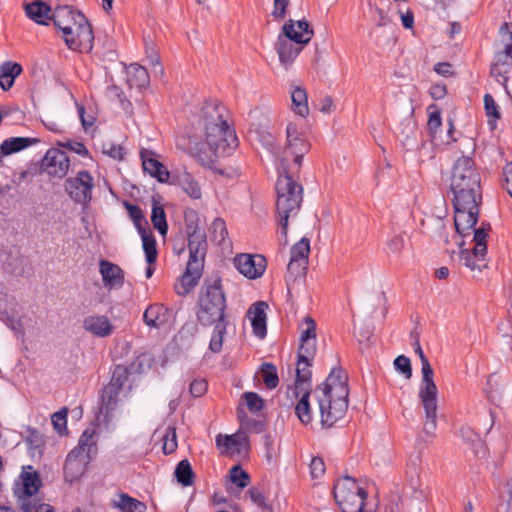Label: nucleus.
I'll return each mask as SVG.
<instances>
[{
	"mask_svg": "<svg viewBox=\"0 0 512 512\" xmlns=\"http://www.w3.org/2000/svg\"><path fill=\"white\" fill-rule=\"evenodd\" d=\"M314 35L310 23L305 20L294 21L289 19L282 27L277 38L275 49L280 63L287 69L298 57L304 46L310 42Z\"/></svg>",
	"mask_w": 512,
	"mask_h": 512,
	"instance_id": "39448f33",
	"label": "nucleus"
},
{
	"mask_svg": "<svg viewBox=\"0 0 512 512\" xmlns=\"http://www.w3.org/2000/svg\"><path fill=\"white\" fill-rule=\"evenodd\" d=\"M129 369L123 365H116L110 382L102 388L100 394L99 413L96 419L105 425L114 418V411L119 402V395L123 390L125 382L128 380Z\"/></svg>",
	"mask_w": 512,
	"mask_h": 512,
	"instance_id": "0eeeda50",
	"label": "nucleus"
},
{
	"mask_svg": "<svg viewBox=\"0 0 512 512\" xmlns=\"http://www.w3.org/2000/svg\"><path fill=\"white\" fill-rule=\"evenodd\" d=\"M58 145L60 147L66 148L81 157H89L90 153L83 142L67 140V141H59Z\"/></svg>",
	"mask_w": 512,
	"mask_h": 512,
	"instance_id": "603ef678",
	"label": "nucleus"
},
{
	"mask_svg": "<svg viewBox=\"0 0 512 512\" xmlns=\"http://www.w3.org/2000/svg\"><path fill=\"white\" fill-rule=\"evenodd\" d=\"M227 298L222 283V277L217 273L203 280L195 305V315L203 327L214 326L209 349L219 353L223 347L224 336L227 332Z\"/></svg>",
	"mask_w": 512,
	"mask_h": 512,
	"instance_id": "f03ea898",
	"label": "nucleus"
},
{
	"mask_svg": "<svg viewBox=\"0 0 512 512\" xmlns=\"http://www.w3.org/2000/svg\"><path fill=\"white\" fill-rule=\"evenodd\" d=\"M22 484L15 488L18 507L21 512H30L34 504L42 501L37 493L42 486V480L36 471H23L21 473Z\"/></svg>",
	"mask_w": 512,
	"mask_h": 512,
	"instance_id": "ddd939ff",
	"label": "nucleus"
},
{
	"mask_svg": "<svg viewBox=\"0 0 512 512\" xmlns=\"http://www.w3.org/2000/svg\"><path fill=\"white\" fill-rule=\"evenodd\" d=\"M234 265L248 279H257L265 272L267 261L259 254H240L234 258Z\"/></svg>",
	"mask_w": 512,
	"mask_h": 512,
	"instance_id": "a211bd4d",
	"label": "nucleus"
},
{
	"mask_svg": "<svg viewBox=\"0 0 512 512\" xmlns=\"http://www.w3.org/2000/svg\"><path fill=\"white\" fill-rule=\"evenodd\" d=\"M155 156L156 154L152 150L142 149L140 151L143 170L151 177L157 179L158 182L166 183L169 180L170 173Z\"/></svg>",
	"mask_w": 512,
	"mask_h": 512,
	"instance_id": "6ab92c4d",
	"label": "nucleus"
},
{
	"mask_svg": "<svg viewBox=\"0 0 512 512\" xmlns=\"http://www.w3.org/2000/svg\"><path fill=\"white\" fill-rule=\"evenodd\" d=\"M115 506L122 512H144L146 510V505L143 502L126 493H121L119 495V501Z\"/></svg>",
	"mask_w": 512,
	"mask_h": 512,
	"instance_id": "ea45409f",
	"label": "nucleus"
},
{
	"mask_svg": "<svg viewBox=\"0 0 512 512\" xmlns=\"http://www.w3.org/2000/svg\"><path fill=\"white\" fill-rule=\"evenodd\" d=\"M450 191L453 194L455 230L459 237L465 238L478 222L482 203L481 175L472 158L462 156L455 161Z\"/></svg>",
	"mask_w": 512,
	"mask_h": 512,
	"instance_id": "f257e3e1",
	"label": "nucleus"
},
{
	"mask_svg": "<svg viewBox=\"0 0 512 512\" xmlns=\"http://www.w3.org/2000/svg\"><path fill=\"white\" fill-rule=\"evenodd\" d=\"M23 69L19 63L5 61L0 65V87L4 91L12 88L15 78L22 73Z\"/></svg>",
	"mask_w": 512,
	"mask_h": 512,
	"instance_id": "cd10ccee",
	"label": "nucleus"
},
{
	"mask_svg": "<svg viewBox=\"0 0 512 512\" xmlns=\"http://www.w3.org/2000/svg\"><path fill=\"white\" fill-rule=\"evenodd\" d=\"M25 15L40 25H48L52 20L51 7L43 0H34L24 4Z\"/></svg>",
	"mask_w": 512,
	"mask_h": 512,
	"instance_id": "b1692460",
	"label": "nucleus"
},
{
	"mask_svg": "<svg viewBox=\"0 0 512 512\" xmlns=\"http://www.w3.org/2000/svg\"><path fill=\"white\" fill-rule=\"evenodd\" d=\"M39 142L38 138H30V137H11L5 139L1 145V153L4 155H11L13 153H17L33 144Z\"/></svg>",
	"mask_w": 512,
	"mask_h": 512,
	"instance_id": "c756f323",
	"label": "nucleus"
},
{
	"mask_svg": "<svg viewBox=\"0 0 512 512\" xmlns=\"http://www.w3.org/2000/svg\"><path fill=\"white\" fill-rule=\"evenodd\" d=\"M78 25L71 27V33L63 34L69 49L79 52H90L93 48L94 35L92 26L85 15H78Z\"/></svg>",
	"mask_w": 512,
	"mask_h": 512,
	"instance_id": "2eb2a0df",
	"label": "nucleus"
},
{
	"mask_svg": "<svg viewBox=\"0 0 512 512\" xmlns=\"http://www.w3.org/2000/svg\"><path fill=\"white\" fill-rule=\"evenodd\" d=\"M316 349V338L300 342L297 356L313 360L316 355Z\"/></svg>",
	"mask_w": 512,
	"mask_h": 512,
	"instance_id": "864d4df0",
	"label": "nucleus"
},
{
	"mask_svg": "<svg viewBox=\"0 0 512 512\" xmlns=\"http://www.w3.org/2000/svg\"><path fill=\"white\" fill-rule=\"evenodd\" d=\"M207 382L204 379H195L190 384V393L194 397H201L207 392Z\"/></svg>",
	"mask_w": 512,
	"mask_h": 512,
	"instance_id": "0e129e2a",
	"label": "nucleus"
},
{
	"mask_svg": "<svg viewBox=\"0 0 512 512\" xmlns=\"http://www.w3.org/2000/svg\"><path fill=\"white\" fill-rule=\"evenodd\" d=\"M78 15H84L80 11L73 10L68 5H60L55 8L51 17L54 26L61 30L63 34L71 33V27L78 25Z\"/></svg>",
	"mask_w": 512,
	"mask_h": 512,
	"instance_id": "412c9836",
	"label": "nucleus"
},
{
	"mask_svg": "<svg viewBox=\"0 0 512 512\" xmlns=\"http://www.w3.org/2000/svg\"><path fill=\"white\" fill-rule=\"evenodd\" d=\"M495 378H496V375L491 374L487 379L486 387H485V392L487 394V397L494 404H496L497 402H499L501 400V392L499 391L498 388L494 389V383H496Z\"/></svg>",
	"mask_w": 512,
	"mask_h": 512,
	"instance_id": "6e6d98bb",
	"label": "nucleus"
},
{
	"mask_svg": "<svg viewBox=\"0 0 512 512\" xmlns=\"http://www.w3.org/2000/svg\"><path fill=\"white\" fill-rule=\"evenodd\" d=\"M310 473L313 478H319L325 473V464L322 458L313 457L310 463Z\"/></svg>",
	"mask_w": 512,
	"mask_h": 512,
	"instance_id": "69168bd1",
	"label": "nucleus"
},
{
	"mask_svg": "<svg viewBox=\"0 0 512 512\" xmlns=\"http://www.w3.org/2000/svg\"><path fill=\"white\" fill-rule=\"evenodd\" d=\"M243 444L248 446V439L245 437L243 439L238 438L236 435H222L218 434L216 436V445L218 448H224L222 453H227L228 450L234 447H241Z\"/></svg>",
	"mask_w": 512,
	"mask_h": 512,
	"instance_id": "c03bdc74",
	"label": "nucleus"
},
{
	"mask_svg": "<svg viewBox=\"0 0 512 512\" xmlns=\"http://www.w3.org/2000/svg\"><path fill=\"white\" fill-rule=\"evenodd\" d=\"M246 494L249 496L252 503L257 505L258 507L268 508V505L266 503V498H265L263 492L259 488L252 487L247 491Z\"/></svg>",
	"mask_w": 512,
	"mask_h": 512,
	"instance_id": "052dcab7",
	"label": "nucleus"
},
{
	"mask_svg": "<svg viewBox=\"0 0 512 512\" xmlns=\"http://www.w3.org/2000/svg\"><path fill=\"white\" fill-rule=\"evenodd\" d=\"M138 233L142 239L143 250L145 252L146 261L148 264L152 265L153 263L156 262L157 255H158L157 247H156L157 243L153 236V233L150 230V228L141 230Z\"/></svg>",
	"mask_w": 512,
	"mask_h": 512,
	"instance_id": "f704fd0d",
	"label": "nucleus"
},
{
	"mask_svg": "<svg viewBox=\"0 0 512 512\" xmlns=\"http://www.w3.org/2000/svg\"><path fill=\"white\" fill-rule=\"evenodd\" d=\"M314 393H322L338 398L349 397L348 375L341 367L333 368L325 381L314 389Z\"/></svg>",
	"mask_w": 512,
	"mask_h": 512,
	"instance_id": "dca6fc26",
	"label": "nucleus"
},
{
	"mask_svg": "<svg viewBox=\"0 0 512 512\" xmlns=\"http://www.w3.org/2000/svg\"><path fill=\"white\" fill-rule=\"evenodd\" d=\"M279 174L276 182V210L279 216L290 217L296 215L300 210L303 200V188L293 179L296 171H291V168H285Z\"/></svg>",
	"mask_w": 512,
	"mask_h": 512,
	"instance_id": "423d86ee",
	"label": "nucleus"
},
{
	"mask_svg": "<svg viewBox=\"0 0 512 512\" xmlns=\"http://www.w3.org/2000/svg\"><path fill=\"white\" fill-rule=\"evenodd\" d=\"M151 221L153 227L162 235L165 236L168 231V224L164 208L156 201L153 202Z\"/></svg>",
	"mask_w": 512,
	"mask_h": 512,
	"instance_id": "58836bf2",
	"label": "nucleus"
},
{
	"mask_svg": "<svg viewBox=\"0 0 512 512\" xmlns=\"http://www.w3.org/2000/svg\"><path fill=\"white\" fill-rule=\"evenodd\" d=\"M299 392L300 395L298 397H300V399L295 406V414L302 424L308 425L311 423L313 418L309 401L311 390L304 389V391Z\"/></svg>",
	"mask_w": 512,
	"mask_h": 512,
	"instance_id": "2f4dec72",
	"label": "nucleus"
},
{
	"mask_svg": "<svg viewBox=\"0 0 512 512\" xmlns=\"http://www.w3.org/2000/svg\"><path fill=\"white\" fill-rule=\"evenodd\" d=\"M310 148L311 144L305 134L298 130L296 124L289 123L286 127V144L278 156L282 170L291 168V171L299 172L303 157L310 151Z\"/></svg>",
	"mask_w": 512,
	"mask_h": 512,
	"instance_id": "6e6552de",
	"label": "nucleus"
},
{
	"mask_svg": "<svg viewBox=\"0 0 512 512\" xmlns=\"http://www.w3.org/2000/svg\"><path fill=\"white\" fill-rule=\"evenodd\" d=\"M146 58L148 60L149 65L153 67H159L160 72L163 74V68L160 65V57L155 50L154 44L150 43L149 45H146Z\"/></svg>",
	"mask_w": 512,
	"mask_h": 512,
	"instance_id": "e2e57ef3",
	"label": "nucleus"
},
{
	"mask_svg": "<svg viewBox=\"0 0 512 512\" xmlns=\"http://www.w3.org/2000/svg\"><path fill=\"white\" fill-rule=\"evenodd\" d=\"M171 316V310L161 303L150 304L143 314L144 323L150 328L165 325Z\"/></svg>",
	"mask_w": 512,
	"mask_h": 512,
	"instance_id": "393cba45",
	"label": "nucleus"
},
{
	"mask_svg": "<svg viewBox=\"0 0 512 512\" xmlns=\"http://www.w3.org/2000/svg\"><path fill=\"white\" fill-rule=\"evenodd\" d=\"M178 184L190 198L195 200L201 198V187L190 173L185 171L180 174L178 176Z\"/></svg>",
	"mask_w": 512,
	"mask_h": 512,
	"instance_id": "c9c22d12",
	"label": "nucleus"
},
{
	"mask_svg": "<svg viewBox=\"0 0 512 512\" xmlns=\"http://www.w3.org/2000/svg\"><path fill=\"white\" fill-rule=\"evenodd\" d=\"M83 328L98 337H106L113 331V326L106 316H88L83 321Z\"/></svg>",
	"mask_w": 512,
	"mask_h": 512,
	"instance_id": "bb28decb",
	"label": "nucleus"
},
{
	"mask_svg": "<svg viewBox=\"0 0 512 512\" xmlns=\"http://www.w3.org/2000/svg\"><path fill=\"white\" fill-rule=\"evenodd\" d=\"M124 207L126 208L130 218L132 219L136 229L138 232H140L141 230H144V229H147L149 228L148 227V222L147 220L145 219V216L143 214V211L142 209L136 205V204H132L128 201H125L123 203Z\"/></svg>",
	"mask_w": 512,
	"mask_h": 512,
	"instance_id": "37998d69",
	"label": "nucleus"
},
{
	"mask_svg": "<svg viewBox=\"0 0 512 512\" xmlns=\"http://www.w3.org/2000/svg\"><path fill=\"white\" fill-rule=\"evenodd\" d=\"M70 167L67 153L58 148H50L41 161V170L51 177L64 178Z\"/></svg>",
	"mask_w": 512,
	"mask_h": 512,
	"instance_id": "f3484780",
	"label": "nucleus"
},
{
	"mask_svg": "<svg viewBox=\"0 0 512 512\" xmlns=\"http://www.w3.org/2000/svg\"><path fill=\"white\" fill-rule=\"evenodd\" d=\"M429 226L427 227L428 232L434 238H439L444 241L446 245L449 244L448 234L446 232V224L442 217H431L428 219Z\"/></svg>",
	"mask_w": 512,
	"mask_h": 512,
	"instance_id": "79ce46f5",
	"label": "nucleus"
},
{
	"mask_svg": "<svg viewBox=\"0 0 512 512\" xmlns=\"http://www.w3.org/2000/svg\"><path fill=\"white\" fill-rule=\"evenodd\" d=\"M150 82L147 69L138 63H132L127 69V83L130 87L144 88Z\"/></svg>",
	"mask_w": 512,
	"mask_h": 512,
	"instance_id": "c85d7f7f",
	"label": "nucleus"
},
{
	"mask_svg": "<svg viewBox=\"0 0 512 512\" xmlns=\"http://www.w3.org/2000/svg\"><path fill=\"white\" fill-rule=\"evenodd\" d=\"M184 221L188 239L189 259L186 270L180 278V284L175 285L176 293L185 296L198 284L204 268L207 253V240L204 230L198 223V213L194 209H186Z\"/></svg>",
	"mask_w": 512,
	"mask_h": 512,
	"instance_id": "7ed1b4c3",
	"label": "nucleus"
},
{
	"mask_svg": "<svg viewBox=\"0 0 512 512\" xmlns=\"http://www.w3.org/2000/svg\"><path fill=\"white\" fill-rule=\"evenodd\" d=\"M292 109L301 117H306L309 114L307 103V92L300 86H294L291 91Z\"/></svg>",
	"mask_w": 512,
	"mask_h": 512,
	"instance_id": "72a5a7b5",
	"label": "nucleus"
},
{
	"mask_svg": "<svg viewBox=\"0 0 512 512\" xmlns=\"http://www.w3.org/2000/svg\"><path fill=\"white\" fill-rule=\"evenodd\" d=\"M225 113V107L217 100H207L201 108L199 123L205 131L208 146L215 154L220 149L224 151L238 146L237 135L224 118Z\"/></svg>",
	"mask_w": 512,
	"mask_h": 512,
	"instance_id": "20e7f679",
	"label": "nucleus"
},
{
	"mask_svg": "<svg viewBox=\"0 0 512 512\" xmlns=\"http://www.w3.org/2000/svg\"><path fill=\"white\" fill-rule=\"evenodd\" d=\"M174 475L177 482L184 487L191 486L194 483L195 473L187 459H183L177 464Z\"/></svg>",
	"mask_w": 512,
	"mask_h": 512,
	"instance_id": "e433bc0d",
	"label": "nucleus"
},
{
	"mask_svg": "<svg viewBox=\"0 0 512 512\" xmlns=\"http://www.w3.org/2000/svg\"><path fill=\"white\" fill-rule=\"evenodd\" d=\"M309 253L310 240L306 237H303L292 246L290 258L299 260L302 263H308Z\"/></svg>",
	"mask_w": 512,
	"mask_h": 512,
	"instance_id": "a18cd8bd",
	"label": "nucleus"
},
{
	"mask_svg": "<svg viewBox=\"0 0 512 512\" xmlns=\"http://www.w3.org/2000/svg\"><path fill=\"white\" fill-rule=\"evenodd\" d=\"M422 380L419 398L425 412L423 431L433 436L437 428V386L433 380V369L430 363L421 365Z\"/></svg>",
	"mask_w": 512,
	"mask_h": 512,
	"instance_id": "1a4fd4ad",
	"label": "nucleus"
},
{
	"mask_svg": "<svg viewBox=\"0 0 512 512\" xmlns=\"http://www.w3.org/2000/svg\"><path fill=\"white\" fill-rule=\"evenodd\" d=\"M307 265L308 263H302L299 260L290 258V261L287 265V283L295 282L299 277L304 276L306 274Z\"/></svg>",
	"mask_w": 512,
	"mask_h": 512,
	"instance_id": "49530a36",
	"label": "nucleus"
},
{
	"mask_svg": "<svg viewBox=\"0 0 512 512\" xmlns=\"http://www.w3.org/2000/svg\"><path fill=\"white\" fill-rule=\"evenodd\" d=\"M320 412V423L322 428L333 427L339 420L344 418L349 398H338L322 393H314Z\"/></svg>",
	"mask_w": 512,
	"mask_h": 512,
	"instance_id": "9b49d317",
	"label": "nucleus"
},
{
	"mask_svg": "<svg viewBox=\"0 0 512 512\" xmlns=\"http://www.w3.org/2000/svg\"><path fill=\"white\" fill-rule=\"evenodd\" d=\"M259 372L261 373L266 388L272 390L278 386L279 377L277 368L274 364L270 362H263L260 366Z\"/></svg>",
	"mask_w": 512,
	"mask_h": 512,
	"instance_id": "4c0bfd02",
	"label": "nucleus"
},
{
	"mask_svg": "<svg viewBox=\"0 0 512 512\" xmlns=\"http://www.w3.org/2000/svg\"><path fill=\"white\" fill-rule=\"evenodd\" d=\"M290 0H273V10L271 15L276 20H283L286 16V9Z\"/></svg>",
	"mask_w": 512,
	"mask_h": 512,
	"instance_id": "bf43d9fd",
	"label": "nucleus"
},
{
	"mask_svg": "<svg viewBox=\"0 0 512 512\" xmlns=\"http://www.w3.org/2000/svg\"><path fill=\"white\" fill-rule=\"evenodd\" d=\"M484 106L487 116H492L495 119L500 118V113L498 111V106L491 94L484 95Z\"/></svg>",
	"mask_w": 512,
	"mask_h": 512,
	"instance_id": "680f3d73",
	"label": "nucleus"
},
{
	"mask_svg": "<svg viewBox=\"0 0 512 512\" xmlns=\"http://www.w3.org/2000/svg\"><path fill=\"white\" fill-rule=\"evenodd\" d=\"M395 369L404 375L406 379H410L412 376L411 361L408 357L400 355L394 360Z\"/></svg>",
	"mask_w": 512,
	"mask_h": 512,
	"instance_id": "5fc2aeb1",
	"label": "nucleus"
},
{
	"mask_svg": "<svg viewBox=\"0 0 512 512\" xmlns=\"http://www.w3.org/2000/svg\"><path fill=\"white\" fill-rule=\"evenodd\" d=\"M406 478L412 493L402 501L404 512H424L427 510V494L422 489L420 468L416 462L407 466Z\"/></svg>",
	"mask_w": 512,
	"mask_h": 512,
	"instance_id": "f8f14e48",
	"label": "nucleus"
},
{
	"mask_svg": "<svg viewBox=\"0 0 512 512\" xmlns=\"http://www.w3.org/2000/svg\"><path fill=\"white\" fill-rule=\"evenodd\" d=\"M312 364L313 360L297 356L296 379L295 385L292 388L296 398L300 395L299 391H304V389L311 390Z\"/></svg>",
	"mask_w": 512,
	"mask_h": 512,
	"instance_id": "5701e85b",
	"label": "nucleus"
},
{
	"mask_svg": "<svg viewBox=\"0 0 512 512\" xmlns=\"http://www.w3.org/2000/svg\"><path fill=\"white\" fill-rule=\"evenodd\" d=\"M67 414L68 409L62 408L60 411L55 412L51 417L53 427L60 435H63L64 432L67 431Z\"/></svg>",
	"mask_w": 512,
	"mask_h": 512,
	"instance_id": "3c124183",
	"label": "nucleus"
},
{
	"mask_svg": "<svg viewBox=\"0 0 512 512\" xmlns=\"http://www.w3.org/2000/svg\"><path fill=\"white\" fill-rule=\"evenodd\" d=\"M458 246L460 248L459 257L460 261L472 271L478 270L481 271L482 268L486 267L485 256L486 255H476L474 254V248L472 250L464 249V241L461 240L458 242Z\"/></svg>",
	"mask_w": 512,
	"mask_h": 512,
	"instance_id": "7c9ffc66",
	"label": "nucleus"
},
{
	"mask_svg": "<svg viewBox=\"0 0 512 512\" xmlns=\"http://www.w3.org/2000/svg\"><path fill=\"white\" fill-rule=\"evenodd\" d=\"M229 479L237 487L243 489L250 483V475L243 470L241 465H234L229 471Z\"/></svg>",
	"mask_w": 512,
	"mask_h": 512,
	"instance_id": "de8ad7c7",
	"label": "nucleus"
},
{
	"mask_svg": "<svg viewBox=\"0 0 512 512\" xmlns=\"http://www.w3.org/2000/svg\"><path fill=\"white\" fill-rule=\"evenodd\" d=\"M257 138L262 146L274 157L278 158L280 147L276 141L275 136L265 129H257Z\"/></svg>",
	"mask_w": 512,
	"mask_h": 512,
	"instance_id": "a19ab883",
	"label": "nucleus"
},
{
	"mask_svg": "<svg viewBox=\"0 0 512 512\" xmlns=\"http://www.w3.org/2000/svg\"><path fill=\"white\" fill-rule=\"evenodd\" d=\"M500 33L503 35V37L508 36L509 42L505 44V48L503 51H500L501 53H507V56H509V59L512 61V31L510 30V24L505 22L500 27Z\"/></svg>",
	"mask_w": 512,
	"mask_h": 512,
	"instance_id": "774afa93",
	"label": "nucleus"
},
{
	"mask_svg": "<svg viewBox=\"0 0 512 512\" xmlns=\"http://www.w3.org/2000/svg\"><path fill=\"white\" fill-rule=\"evenodd\" d=\"M100 273L104 286L110 289L122 287L124 283V272L118 265L107 260H101Z\"/></svg>",
	"mask_w": 512,
	"mask_h": 512,
	"instance_id": "a878e982",
	"label": "nucleus"
},
{
	"mask_svg": "<svg viewBox=\"0 0 512 512\" xmlns=\"http://www.w3.org/2000/svg\"><path fill=\"white\" fill-rule=\"evenodd\" d=\"M333 495L342 512H363L367 492L355 478L343 476L338 479L334 484Z\"/></svg>",
	"mask_w": 512,
	"mask_h": 512,
	"instance_id": "9d476101",
	"label": "nucleus"
},
{
	"mask_svg": "<svg viewBox=\"0 0 512 512\" xmlns=\"http://www.w3.org/2000/svg\"><path fill=\"white\" fill-rule=\"evenodd\" d=\"M268 304L264 301H257L250 306L247 315L251 318L253 333L259 339H264L267 334L266 309Z\"/></svg>",
	"mask_w": 512,
	"mask_h": 512,
	"instance_id": "4be33fe9",
	"label": "nucleus"
},
{
	"mask_svg": "<svg viewBox=\"0 0 512 512\" xmlns=\"http://www.w3.org/2000/svg\"><path fill=\"white\" fill-rule=\"evenodd\" d=\"M94 179L87 170H81L75 177H68L64 182V190L76 203L87 207L92 200Z\"/></svg>",
	"mask_w": 512,
	"mask_h": 512,
	"instance_id": "4468645a",
	"label": "nucleus"
},
{
	"mask_svg": "<svg viewBox=\"0 0 512 512\" xmlns=\"http://www.w3.org/2000/svg\"><path fill=\"white\" fill-rule=\"evenodd\" d=\"M212 229L215 240L222 243L228 235L225 221L221 218H216L212 223Z\"/></svg>",
	"mask_w": 512,
	"mask_h": 512,
	"instance_id": "13d9d810",
	"label": "nucleus"
},
{
	"mask_svg": "<svg viewBox=\"0 0 512 512\" xmlns=\"http://www.w3.org/2000/svg\"><path fill=\"white\" fill-rule=\"evenodd\" d=\"M476 224L473 226L470 236L473 233V242L474 245V254L476 255H486L487 254V237L488 231L490 230V224L482 223L481 227L478 229L475 228Z\"/></svg>",
	"mask_w": 512,
	"mask_h": 512,
	"instance_id": "473e14b6",
	"label": "nucleus"
},
{
	"mask_svg": "<svg viewBox=\"0 0 512 512\" xmlns=\"http://www.w3.org/2000/svg\"><path fill=\"white\" fill-rule=\"evenodd\" d=\"M303 324L305 328L302 330L300 342L316 338V322L309 316L305 317Z\"/></svg>",
	"mask_w": 512,
	"mask_h": 512,
	"instance_id": "4d7b16f0",
	"label": "nucleus"
},
{
	"mask_svg": "<svg viewBox=\"0 0 512 512\" xmlns=\"http://www.w3.org/2000/svg\"><path fill=\"white\" fill-rule=\"evenodd\" d=\"M511 60L507 53L498 52L495 55V63L493 64L491 71L493 74H506L509 71V66L511 65Z\"/></svg>",
	"mask_w": 512,
	"mask_h": 512,
	"instance_id": "8fccbe9b",
	"label": "nucleus"
},
{
	"mask_svg": "<svg viewBox=\"0 0 512 512\" xmlns=\"http://www.w3.org/2000/svg\"><path fill=\"white\" fill-rule=\"evenodd\" d=\"M242 397L251 413H257L264 408V400L256 392H245Z\"/></svg>",
	"mask_w": 512,
	"mask_h": 512,
	"instance_id": "09e8293b",
	"label": "nucleus"
},
{
	"mask_svg": "<svg viewBox=\"0 0 512 512\" xmlns=\"http://www.w3.org/2000/svg\"><path fill=\"white\" fill-rule=\"evenodd\" d=\"M88 456L80 454L79 450H71L65 460L63 473L66 481L73 483L80 479L87 466Z\"/></svg>",
	"mask_w": 512,
	"mask_h": 512,
	"instance_id": "aec40b11",
	"label": "nucleus"
},
{
	"mask_svg": "<svg viewBox=\"0 0 512 512\" xmlns=\"http://www.w3.org/2000/svg\"><path fill=\"white\" fill-rule=\"evenodd\" d=\"M441 124V113L439 111L430 113L427 126L433 138H435L438 129L441 127Z\"/></svg>",
	"mask_w": 512,
	"mask_h": 512,
	"instance_id": "338daca9",
	"label": "nucleus"
}]
</instances>
